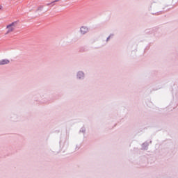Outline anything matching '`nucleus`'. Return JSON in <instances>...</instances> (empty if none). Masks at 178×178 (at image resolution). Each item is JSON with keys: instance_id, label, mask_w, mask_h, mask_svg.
<instances>
[{"instance_id": "f257e3e1", "label": "nucleus", "mask_w": 178, "mask_h": 178, "mask_svg": "<svg viewBox=\"0 0 178 178\" xmlns=\"http://www.w3.org/2000/svg\"><path fill=\"white\" fill-rule=\"evenodd\" d=\"M17 24V22H12L11 24L7 25L6 29H7V32L6 34H9V33H12L15 31V29H16V25Z\"/></svg>"}, {"instance_id": "f03ea898", "label": "nucleus", "mask_w": 178, "mask_h": 178, "mask_svg": "<svg viewBox=\"0 0 178 178\" xmlns=\"http://www.w3.org/2000/svg\"><path fill=\"white\" fill-rule=\"evenodd\" d=\"M76 77L79 80H83V79H84V72H83L81 71L78 72V73L76 74Z\"/></svg>"}, {"instance_id": "7ed1b4c3", "label": "nucleus", "mask_w": 178, "mask_h": 178, "mask_svg": "<svg viewBox=\"0 0 178 178\" xmlns=\"http://www.w3.org/2000/svg\"><path fill=\"white\" fill-rule=\"evenodd\" d=\"M8 63H10V61L8 59L0 60V65L1 66L3 65H8Z\"/></svg>"}, {"instance_id": "20e7f679", "label": "nucleus", "mask_w": 178, "mask_h": 178, "mask_svg": "<svg viewBox=\"0 0 178 178\" xmlns=\"http://www.w3.org/2000/svg\"><path fill=\"white\" fill-rule=\"evenodd\" d=\"M80 31L82 34H86V33H88V28L86 26H81Z\"/></svg>"}, {"instance_id": "39448f33", "label": "nucleus", "mask_w": 178, "mask_h": 178, "mask_svg": "<svg viewBox=\"0 0 178 178\" xmlns=\"http://www.w3.org/2000/svg\"><path fill=\"white\" fill-rule=\"evenodd\" d=\"M142 148L143 149H147V148H148V143H145L142 145Z\"/></svg>"}, {"instance_id": "423d86ee", "label": "nucleus", "mask_w": 178, "mask_h": 178, "mask_svg": "<svg viewBox=\"0 0 178 178\" xmlns=\"http://www.w3.org/2000/svg\"><path fill=\"white\" fill-rule=\"evenodd\" d=\"M112 37H113V34H111L106 39V41H109V40H111V38H112Z\"/></svg>"}, {"instance_id": "0eeeda50", "label": "nucleus", "mask_w": 178, "mask_h": 178, "mask_svg": "<svg viewBox=\"0 0 178 178\" xmlns=\"http://www.w3.org/2000/svg\"><path fill=\"white\" fill-rule=\"evenodd\" d=\"M81 133H86V128H81L80 130Z\"/></svg>"}, {"instance_id": "6e6552de", "label": "nucleus", "mask_w": 178, "mask_h": 178, "mask_svg": "<svg viewBox=\"0 0 178 178\" xmlns=\"http://www.w3.org/2000/svg\"><path fill=\"white\" fill-rule=\"evenodd\" d=\"M58 1H59V0H56V1H53L51 3H54V2H58Z\"/></svg>"}, {"instance_id": "1a4fd4ad", "label": "nucleus", "mask_w": 178, "mask_h": 178, "mask_svg": "<svg viewBox=\"0 0 178 178\" xmlns=\"http://www.w3.org/2000/svg\"><path fill=\"white\" fill-rule=\"evenodd\" d=\"M0 9H2V6H0Z\"/></svg>"}, {"instance_id": "9d476101", "label": "nucleus", "mask_w": 178, "mask_h": 178, "mask_svg": "<svg viewBox=\"0 0 178 178\" xmlns=\"http://www.w3.org/2000/svg\"><path fill=\"white\" fill-rule=\"evenodd\" d=\"M47 5H51V3H49V4H47Z\"/></svg>"}]
</instances>
